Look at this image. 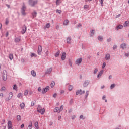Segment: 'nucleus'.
<instances>
[{
    "mask_svg": "<svg viewBox=\"0 0 129 129\" xmlns=\"http://www.w3.org/2000/svg\"><path fill=\"white\" fill-rule=\"evenodd\" d=\"M37 112H40L41 114H44L45 113V108H42L40 105H38L37 109Z\"/></svg>",
    "mask_w": 129,
    "mask_h": 129,
    "instance_id": "f257e3e1",
    "label": "nucleus"
},
{
    "mask_svg": "<svg viewBox=\"0 0 129 129\" xmlns=\"http://www.w3.org/2000/svg\"><path fill=\"white\" fill-rule=\"evenodd\" d=\"M2 78L4 81H6L8 78V75H7V71L4 70L2 74Z\"/></svg>",
    "mask_w": 129,
    "mask_h": 129,
    "instance_id": "f03ea898",
    "label": "nucleus"
},
{
    "mask_svg": "<svg viewBox=\"0 0 129 129\" xmlns=\"http://www.w3.org/2000/svg\"><path fill=\"white\" fill-rule=\"evenodd\" d=\"M29 5L31 7H34L35 6V5H37V4L38 3V1H33V0H29Z\"/></svg>",
    "mask_w": 129,
    "mask_h": 129,
    "instance_id": "7ed1b4c3",
    "label": "nucleus"
},
{
    "mask_svg": "<svg viewBox=\"0 0 129 129\" xmlns=\"http://www.w3.org/2000/svg\"><path fill=\"white\" fill-rule=\"evenodd\" d=\"M26 6H25V4H23L22 8H21V13L23 16L26 15V12H25V11H26Z\"/></svg>",
    "mask_w": 129,
    "mask_h": 129,
    "instance_id": "20e7f679",
    "label": "nucleus"
},
{
    "mask_svg": "<svg viewBox=\"0 0 129 129\" xmlns=\"http://www.w3.org/2000/svg\"><path fill=\"white\" fill-rule=\"evenodd\" d=\"M12 97H13V93L10 92V93H9L8 97H7L5 99V100L6 101H9V100H11V99H12Z\"/></svg>",
    "mask_w": 129,
    "mask_h": 129,
    "instance_id": "39448f33",
    "label": "nucleus"
},
{
    "mask_svg": "<svg viewBox=\"0 0 129 129\" xmlns=\"http://www.w3.org/2000/svg\"><path fill=\"white\" fill-rule=\"evenodd\" d=\"M82 62V58H78L76 60V64L78 65V66H79V65L81 64Z\"/></svg>",
    "mask_w": 129,
    "mask_h": 129,
    "instance_id": "423d86ee",
    "label": "nucleus"
},
{
    "mask_svg": "<svg viewBox=\"0 0 129 129\" xmlns=\"http://www.w3.org/2000/svg\"><path fill=\"white\" fill-rule=\"evenodd\" d=\"M7 127L8 129H13V122H12V121H9L8 122Z\"/></svg>",
    "mask_w": 129,
    "mask_h": 129,
    "instance_id": "0eeeda50",
    "label": "nucleus"
},
{
    "mask_svg": "<svg viewBox=\"0 0 129 129\" xmlns=\"http://www.w3.org/2000/svg\"><path fill=\"white\" fill-rule=\"evenodd\" d=\"M52 70H53V69L52 68H47L45 71V74H51Z\"/></svg>",
    "mask_w": 129,
    "mask_h": 129,
    "instance_id": "6e6552de",
    "label": "nucleus"
},
{
    "mask_svg": "<svg viewBox=\"0 0 129 129\" xmlns=\"http://www.w3.org/2000/svg\"><path fill=\"white\" fill-rule=\"evenodd\" d=\"M37 53L38 55H42V46L41 45L38 46Z\"/></svg>",
    "mask_w": 129,
    "mask_h": 129,
    "instance_id": "1a4fd4ad",
    "label": "nucleus"
},
{
    "mask_svg": "<svg viewBox=\"0 0 129 129\" xmlns=\"http://www.w3.org/2000/svg\"><path fill=\"white\" fill-rule=\"evenodd\" d=\"M50 89V87L49 86H47L46 88H45L43 90H42V92L44 94L46 93V92H48Z\"/></svg>",
    "mask_w": 129,
    "mask_h": 129,
    "instance_id": "9d476101",
    "label": "nucleus"
},
{
    "mask_svg": "<svg viewBox=\"0 0 129 129\" xmlns=\"http://www.w3.org/2000/svg\"><path fill=\"white\" fill-rule=\"evenodd\" d=\"M26 31H27V26L24 25L22 27V30L21 31L22 34H25Z\"/></svg>",
    "mask_w": 129,
    "mask_h": 129,
    "instance_id": "9b49d317",
    "label": "nucleus"
},
{
    "mask_svg": "<svg viewBox=\"0 0 129 129\" xmlns=\"http://www.w3.org/2000/svg\"><path fill=\"white\" fill-rule=\"evenodd\" d=\"M66 58V53L63 52L61 55V60L62 61H64L65 59Z\"/></svg>",
    "mask_w": 129,
    "mask_h": 129,
    "instance_id": "f8f14e48",
    "label": "nucleus"
},
{
    "mask_svg": "<svg viewBox=\"0 0 129 129\" xmlns=\"http://www.w3.org/2000/svg\"><path fill=\"white\" fill-rule=\"evenodd\" d=\"M103 72H104L103 70H101L97 76V78H99V77H101V75L103 74Z\"/></svg>",
    "mask_w": 129,
    "mask_h": 129,
    "instance_id": "ddd939ff",
    "label": "nucleus"
},
{
    "mask_svg": "<svg viewBox=\"0 0 129 129\" xmlns=\"http://www.w3.org/2000/svg\"><path fill=\"white\" fill-rule=\"evenodd\" d=\"M88 84H89V81L88 80L85 81V82L84 83V87H86V86H87Z\"/></svg>",
    "mask_w": 129,
    "mask_h": 129,
    "instance_id": "4468645a",
    "label": "nucleus"
},
{
    "mask_svg": "<svg viewBox=\"0 0 129 129\" xmlns=\"http://www.w3.org/2000/svg\"><path fill=\"white\" fill-rule=\"evenodd\" d=\"M54 112H58V113H60V110L59 107H55L54 109Z\"/></svg>",
    "mask_w": 129,
    "mask_h": 129,
    "instance_id": "2eb2a0df",
    "label": "nucleus"
},
{
    "mask_svg": "<svg viewBox=\"0 0 129 129\" xmlns=\"http://www.w3.org/2000/svg\"><path fill=\"white\" fill-rule=\"evenodd\" d=\"M67 44H71V37H68L67 39Z\"/></svg>",
    "mask_w": 129,
    "mask_h": 129,
    "instance_id": "dca6fc26",
    "label": "nucleus"
},
{
    "mask_svg": "<svg viewBox=\"0 0 129 129\" xmlns=\"http://www.w3.org/2000/svg\"><path fill=\"white\" fill-rule=\"evenodd\" d=\"M128 26H129V21H127L124 23V27H125V28H127V27H128Z\"/></svg>",
    "mask_w": 129,
    "mask_h": 129,
    "instance_id": "f3484780",
    "label": "nucleus"
},
{
    "mask_svg": "<svg viewBox=\"0 0 129 129\" xmlns=\"http://www.w3.org/2000/svg\"><path fill=\"white\" fill-rule=\"evenodd\" d=\"M120 47L122 49H125L126 48V44H125V43H123L120 45Z\"/></svg>",
    "mask_w": 129,
    "mask_h": 129,
    "instance_id": "a211bd4d",
    "label": "nucleus"
},
{
    "mask_svg": "<svg viewBox=\"0 0 129 129\" xmlns=\"http://www.w3.org/2000/svg\"><path fill=\"white\" fill-rule=\"evenodd\" d=\"M31 128H33V124L32 123V122H30L29 123V125L27 127V129H31Z\"/></svg>",
    "mask_w": 129,
    "mask_h": 129,
    "instance_id": "6ab92c4d",
    "label": "nucleus"
},
{
    "mask_svg": "<svg viewBox=\"0 0 129 129\" xmlns=\"http://www.w3.org/2000/svg\"><path fill=\"white\" fill-rule=\"evenodd\" d=\"M20 106L21 109H24L25 108V103H21L20 105Z\"/></svg>",
    "mask_w": 129,
    "mask_h": 129,
    "instance_id": "aec40b11",
    "label": "nucleus"
},
{
    "mask_svg": "<svg viewBox=\"0 0 129 129\" xmlns=\"http://www.w3.org/2000/svg\"><path fill=\"white\" fill-rule=\"evenodd\" d=\"M18 98H23V94L22 93H20L17 95Z\"/></svg>",
    "mask_w": 129,
    "mask_h": 129,
    "instance_id": "412c9836",
    "label": "nucleus"
},
{
    "mask_svg": "<svg viewBox=\"0 0 129 129\" xmlns=\"http://www.w3.org/2000/svg\"><path fill=\"white\" fill-rule=\"evenodd\" d=\"M21 119L22 117H21L20 115L17 116V120H18V121H21Z\"/></svg>",
    "mask_w": 129,
    "mask_h": 129,
    "instance_id": "4be33fe9",
    "label": "nucleus"
},
{
    "mask_svg": "<svg viewBox=\"0 0 129 129\" xmlns=\"http://www.w3.org/2000/svg\"><path fill=\"white\" fill-rule=\"evenodd\" d=\"M105 59L106 60H109L110 59V55L109 54H107L106 55Z\"/></svg>",
    "mask_w": 129,
    "mask_h": 129,
    "instance_id": "5701e85b",
    "label": "nucleus"
},
{
    "mask_svg": "<svg viewBox=\"0 0 129 129\" xmlns=\"http://www.w3.org/2000/svg\"><path fill=\"white\" fill-rule=\"evenodd\" d=\"M68 24H69V21H68V20H66L64 22H63V25L67 26V25H68Z\"/></svg>",
    "mask_w": 129,
    "mask_h": 129,
    "instance_id": "b1692460",
    "label": "nucleus"
},
{
    "mask_svg": "<svg viewBox=\"0 0 129 129\" xmlns=\"http://www.w3.org/2000/svg\"><path fill=\"white\" fill-rule=\"evenodd\" d=\"M123 28V26L120 25L116 27V30H118L119 29H122Z\"/></svg>",
    "mask_w": 129,
    "mask_h": 129,
    "instance_id": "393cba45",
    "label": "nucleus"
},
{
    "mask_svg": "<svg viewBox=\"0 0 129 129\" xmlns=\"http://www.w3.org/2000/svg\"><path fill=\"white\" fill-rule=\"evenodd\" d=\"M9 59L12 60L13 59H14V55L13 54H9Z\"/></svg>",
    "mask_w": 129,
    "mask_h": 129,
    "instance_id": "a878e982",
    "label": "nucleus"
},
{
    "mask_svg": "<svg viewBox=\"0 0 129 129\" xmlns=\"http://www.w3.org/2000/svg\"><path fill=\"white\" fill-rule=\"evenodd\" d=\"M31 75H32V76H36V72H35V71L33 70L31 71Z\"/></svg>",
    "mask_w": 129,
    "mask_h": 129,
    "instance_id": "bb28decb",
    "label": "nucleus"
},
{
    "mask_svg": "<svg viewBox=\"0 0 129 129\" xmlns=\"http://www.w3.org/2000/svg\"><path fill=\"white\" fill-rule=\"evenodd\" d=\"M21 41V38H15V41L16 43H18Z\"/></svg>",
    "mask_w": 129,
    "mask_h": 129,
    "instance_id": "cd10ccee",
    "label": "nucleus"
},
{
    "mask_svg": "<svg viewBox=\"0 0 129 129\" xmlns=\"http://www.w3.org/2000/svg\"><path fill=\"white\" fill-rule=\"evenodd\" d=\"M30 57H31V58H33V57H37V54H36L35 53H32L30 55Z\"/></svg>",
    "mask_w": 129,
    "mask_h": 129,
    "instance_id": "c85d7f7f",
    "label": "nucleus"
},
{
    "mask_svg": "<svg viewBox=\"0 0 129 129\" xmlns=\"http://www.w3.org/2000/svg\"><path fill=\"white\" fill-rule=\"evenodd\" d=\"M32 16H33V18H36V17H37V12H36V11H34L32 13Z\"/></svg>",
    "mask_w": 129,
    "mask_h": 129,
    "instance_id": "c756f323",
    "label": "nucleus"
},
{
    "mask_svg": "<svg viewBox=\"0 0 129 129\" xmlns=\"http://www.w3.org/2000/svg\"><path fill=\"white\" fill-rule=\"evenodd\" d=\"M60 55V51H58L55 55V57H59V55Z\"/></svg>",
    "mask_w": 129,
    "mask_h": 129,
    "instance_id": "7c9ffc66",
    "label": "nucleus"
},
{
    "mask_svg": "<svg viewBox=\"0 0 129 129\" xmlns=\"http://www.w3.org/2000/svg\"><path fill=\"white\" fill-rule=\"evenodd\" d=\"M88 95H89V92L88 91H87L86 92L85 98H87Z\"/></svg>",
    "mask_w": 129,
    "mask_h": 129,
    "instance_id": "2f4dec72",
    "label": "nucleus"
},
{
    "mask_svg": "<svg viewBox=\"0 0 129 129\" xmlns=\"http://www.w3.org/2000/svg\"><path fill=\"white\" fill-rule=\"evenodd\" d=\"M98 40H99V41H100L101 42H102V40H103V38H102V37H101V36H98Z\"/></svg>",
    "mask_w": 129,
    "mask_h": 129,
    "instance_id": "473e14b6",
    "label": "nucleus"
},
{
    "mask_svg": "<svg viewBox=\"0 0 129 129\" xmlns=\"http://www.w3.org/2000/svg\"><path fill=\"white\" fill-rule=\"evenodd\" d=\"M63 109H64V106L63 105H61L59 108V111L60 112H61V111H62V110H63Z\"/></svg>",
    "mask_w": 129,
    "mask_h": 129,
    "instance_id": "72a5a7b5",
    "label": "nucleus"
},
{
    "mask_svg": "<svg viewBox=\"0 0 129 129\" xmlns=\"http://www.w3.org/2000/svg\"><path fill=\"white\" fill-rule=\"evenodd\" d=\"M35 127H39V122H36L34 124Z\"/></svg>",
    "mask_w": 129,
    "mask_h": 129,
    "instance_id": "f704fd0d",
    "label": "nucleus"
},
{
    "mask_svg": "<svg viewBox=\"0 0 129 129\" xmlns=\"http://www.w3.org/2000/svg\"><path fill=\"white\" fill-rule=\"evenodd\" d=\"M73 88V86L69 85V90H70V91H71V90H72Z\"/></svg>",
    "mask_w": 129,
    "mask_h": 129,
    "instance_id": "c9c22d12",
    "label": "nucleus"
},
{
    "mask_svg": "<svg viewBox=\"0 0 129 129\" xmlns=\"http://www.w3.org/2000/svg\"><path fill=\"white\" fill-rule=\"evenodd\" d=\"M6 87H2V88L1 89V91H6Z\"/></svg>",
    "mask_w": 129,
    "mask_h": 129,
    "instance_id": "e433bc0d",
    "label": "nucleus"
},
{
    "mask_svg": "<svg viewBox=\"0 0 129 129\" xmlns=\"http://www.w3.org/2000/svg\"><path fill=\"white\" fill-rule=\"evenodd\" d=\"M51 87L53 88L54 86H55V82H52L51 83Z\"/></svg>",
    "mask_w": 129,
    "mask_h": 129,
    "instance_id": "4c0bfd02",
    "label": "nucleus"
},
{
    "mask_svg": "<svg viewBox=\"0 0 129 129\" xmlns=\"http://www.w3.org/2000/svg\"><path fill=\"white\" fill-rule=\"evenodd\" d=\"M13 89H14V90H17V89H18V87H17V85H14Z\"/></svg>",
    "mask_w": 129,
    "mask_h": 129,
    "instance_id": "58836bf2",
    "label": "nucleus"
},
{
    "mask_svg": "<svg viewBox=\"0 0 129 129\" xmlns=\"http://www.w3.org/2000/svg\"><path fill=\"white\" fill-rule=\"evenodd\" d=\"M98 71V69H97V68L95 69V70H94V74H96Z\"/></svg>",
    "mask_w": 129,
    "mask_h": 129,
    "instance_id": "ea45409f",
    "label": "nucleus"
},
{
    "mask_svg": "<svg viewBox=\"0 0 129 129\" xmlns=\"http://www.w3.org/2000/svg\"><path fill=\"white\" fill-rule=\"evenodd\" d=\"M95 33V30H92L91 32V35L93 36L94 35V33Z\"/></svg>",
    "mask_w": 129,
    "mask_h": 129,
    "instance_id": "a19ab883",
    "label": "nucleus"
},
{
    "mask_svg": "<svg viewBox=\"0 0 129 129\" xmlns=\"http://www.w3.org/2000/svg\"><path fill=\"white\" fill-rule=\"evenodd\" d=\"M115 87V84H113L111 85L110 88L111 89H112L113 88H114Z\"/></svg>",
    "mask_w": 129,
    "mask_h": 129,
    "instance_id": "79ce46f5",
    "label": "nucleus"
},
{
    "mask_svg": "<svg viewBox=\"0 0 129 129\" xmlns=\"http://www.w3.org/2000/svg\"><path fill=\"white\" fill-rule=\"evenodd\" d=\"M28 93H29V91L28 90H25L24 92V95H28Z\"/></svg>",
    "mask_w": 129,
    "mask_h": 129,
    "instance_id": "37998d69",
    "label": "nucleus"
},
{
    "mask_svg": "<svg viewBox=\"0 0 129 129\" xmlns=\"http://www.w3.org/2000/svg\"><path fill=\"white\" fill-rule=\"evenodd\" d=\"M85 93V91H82L81 90H80V94H84Z\"/></svg>",
    "mask_w": 129,
    "mask_h": 129,
    "instance_id": "c03bdc74",
    "label": "nucleus"
},
{
    "mask_svg": "<svg viewBox=\"0 0 129 129\" xmlns=\"http://www.w3.org/2000/svg\"><path fill=\"white\" fill-rule=\"evenodd\" d=\"M56 13H58V14H61V13H62V11L61 10H58V9H57L56 10Z\"/></svg>",
    "mask_w": 129,
    "mask_h": 129,
    "instance_id": "a18cd8bd",
    "label": "nucleus"
},
{
    "mask_svg": "<svg viewBox=\"0 0 129 129\" xmlns=\"http://www.w3.org/2000/svg\"><path fill=\"white\" fill-rule=\"evenodd\" d=\"M35 104H36V101H32L31 102V106H34V105H35Z\"/></svg>",
    "mask_w": 129,
    "mask_h": 129,
    "instance_id": "49530a36",
    "label": "nucleus"
},
{
    "mask_svg": "<svg viewBox=\"0 0 129 129\" xmlns=\"http://www.w3.org/2000/svg\"><path fill=\"white\" fill-rule=\"evenodd\" d=\"M60 0L56 1V4L57 6H58V5H60Z\"/></svg>",
    "mask_w": 129,
    "mask_h": 129,
    "instance_id": "de8ad7c7",
    "label": "nucleus"
},
{
    "mask_svg": "<svg viewBox=\"0 0 129 129\" xmlns=\"http://www.w3.org/2000/svg\"><path fill=\"white\" fill-rule=\"evenodd\" d=\"M50 24L49 23H47L46 25V27L47 29H49L50 28Z\"/></svg>",
    "mask_w": 129,
    "mask_h": 129,
    "instance_id": "09e8293b",
    "label": "nucleus"
},
{
    "mask_svg": "<svg viewBox=\"0 0 129 129\" xmlns=\"http://www.w3.org/2000/svg\"><path fill=\"white\" fill-rule=\"evenodd\" d=\"M80 119H84V116L83 115H81L80 116Z\"/></svg>",
    "mask_w": 129,
    "mask_h": 129,
    "instance_id": "8fccbe9b",
    "label": "nucleus"
},
{
    "mask_svg": "<svg viewBox=\"0 0 129 129\" xmlns=\"http://www.w3.org/2000/svg\"><path fill=\"white\" fill-rule=\"evenodd\" d=\"M105 66H106V63H105V62H104L103 63V65H102V67L103 69V68H104V67H105Z\"/></svg>",
    "mask_w": 129,
    "mask_h": 129,
    "instance_id": "3c124183",
    "label": "nucleus"
},
{
    "mask_svg": "<svg viewBox=\"0 0 129 129\" xmlns=\"http://www.w3.org/2000/svg\"><path fill=\"white\" fill-rule=\"evenodd\" d=\"M5 24L6 25H8L9 24V20L8 19L6 20Z\"/></svg>",
    "mask_w": 129,
    "mask_h": 129,
    "instance_id": "603ef678",
    "label": "nucleus"
},
{
    "mask_svg": "<svg viewBox=\"0 0 129 129\" xmlns=\"http://www.w3.org/2000/svg\"><path fill=\"white\" fill-rule=\"evenodd\" d=\"M104 0H100V3L101 4V6H103V2Z\"/></svg>",
    "mask_w": 129,
    "mask_h": 129,
    "instance_id": "864d4df0",
    "label": "nucleus"
},
{
    "mask_svg": "<svg viewBox=\"0 0 129 129\" xmlns=\"http://www.w3.org/2000/svg\"><path fill=\"white\" fill-rule=\"evenodd\" d=\"M38 91H39V92H41L42 91V89L41 88V87H39L38 88Z\"/></svg>",
    "mask_w": 129,
    "mask_h": 129,
    "instance_id": "5fc2aeb1",
    "label": "nucleus"
},
{
    "mask_svg": "<svg viewBox=\"0 0 129 129\" xmlns=\"http://www.w3.org/2000/svg\"><path fill=\"white\" fill-rule=\"evenodd\" d=\"M45 54L46 56H48L49 55V51L47 50L45 52Z\"/></svg>",
    "mask_w": 129,
    "mask_h": 129,
    "instance_id": "6e6d98bb",
    "label": "nucleus"
},
{
    "mask_svg": "<svg viewBox=\"0 0 129 129\" xmlns=\"http://www.w3.org/2000/svg\"><path fill=\"white\" fill-rule=\"evenodd\" d=\"M84 9H88V5H84Z\"/></svg>",
    "mask_w": 129,
    "mask_h": 129,
    "instance_id": "4d7b16f0",
    "label": "nucleus"
},
{
    "mask_svg": "<svg viewBox=\"0 0 129 129\" xmlns=\"http://www.w3.org/2000/svg\"><path fill=\"white\" fill-rule=\"evenodd\" d=\"M69 64L70 66H72V63L71 62V61L70 60L69 61Z\"/></svg>",
    "mask_w": 129,
    "mask_h": 129,
    "instance_id": "13d9d810",
    "label": "nucleus"
},
{
    "mask_svg": "<svg viewBox=\"0 0 129 129\" xmlns=\"http://www.w3.org/2000/svg\"><path fill=\"white\" fill-rule=\"evenodd\" d=\"M76 95H78V94H80V91H77L76 93Z\"/></svg>",
    "mask_w": 129,
    "mask_h": 129,
    "instance_id": "bf43d9fd",
    "label": "nucleus"
},
{
    "mask_svg": "<svg viewBox=\"0 0 129 129\" xmlns=\"http://www.w3.org/2000/svg\"><path fill=\"white\" fill-rule=\"evenodd\" d=\"M116 48H117V46L116 45H114L113 47V48L114 49V50H115V49H116Z\"/></svg>",
    "mask_w": 129,
    "mask_h": 129,
    "instance_id": "052dcab7",
    "label": "nucleus"
},
{
    "mask_svg": "<svg viewBox=\"0 0 129 129\" xmlns=\"http://www.w3.org/2000/svg\"><path fill=\"white\" fill-rule=\"evenodd\" d=\"M0 97H4V94H3V93H0Z\"/></svg>",
    "mask_w": 129,
    "mask_h": 129,
    "instance_id": "680f3d73",
    "label": "nucleus"
},
{
    "mask_svg": "<svg viewBox=\"0 0 129 129\" xmlns=\"http://www.w3.org/2000/svg\"><path fill=\"white\" fill-rule=\"evenodd\" d=\"M125 55L126 56V57H129V53H125Z\"/></svg>",
    "mask_w": 129,
    "mask_h": 129,
    "instance_id": "e2e57ef3",
    "label": "nucleus"
},
{
    "mask_svg": "<svg viewBox=\"0 0 129 129\" xmlns=\"http://www.w3.org/2000/svg\"><path fill=\"white\" fill-rule=\"evenodd\" d=\"M53 97H54V98H56V97H57V94H54Z\"/></svg>",
    "mask_w": 129,
    "mask_h": 129,
    "instance_id": "0e129e2a",
    "label": "nucleus"
},
{
    "mask_svg": "<svg viewBox=\"0 0 129 129\" xmlns=\"http://www.w3.org/2000/svg\"><path fill=\"white\" fill-rule=\"evenodd\" d=\"M24 126H25V125H24V124H22L21 125V128H23Z\"/></svg>",
    "mask_w": 129,
    "mask_h": 129,
    "instance_id": "69168bd1",
    "label": "nucleus"
},
{
    "mask_svg": "<svg viewBox=\"0 0 129 129\" xmlns=\"http://www.w3.org/2000/svg\"><path fill=\"white\" fill-rule=\"evenodd\" d=\"M76 117V116H75V115H73V116L72 117V119H74V118H75Z\"/></svg>",
    "mask_w": 129,
    "mask_h": 129,
    "instance_id": "338daca9",
    "label": "nucleus"
},
{
    "mask_svg": "<svg viewBox=\"0 0 129 129\" xmlns=\"http://www.w3.org/2000/svg\"><path fill=\"white\" fill-rule=\"evenodd\" d=\"M111 41V38H109L107 39V42H110Z\"/></svg>",
    "mask_w": 129,
    "mask_h": 129,
    "instance_id": "774afa93",
    "label": "nucleus"
}]
</instances>
